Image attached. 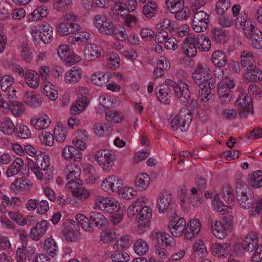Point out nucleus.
Returning <instances> with one entry per match:
<instances>
[{
	"mask_svg": "<svg viewBox=\"0 0 262 262\" xmlns=\"http://www.w3.org/2000/svg\"><path fill=\"white\" fill-rule=\"evenodd\" d=\"M121 203L116 198L98 195L94 201V208L107 214H111L110 221L113 225L120 223L123 219Z\"/></svg>",
	"mask_w": 262,
	"mask_h": 262,
	"instance_id": "f257e3e1",
	"label": "nucleus"
},
{
	"mask_svg": "<svg viewBox=\"0 0 262 262\" xmlns=\"http://www.w3.org/2000/svg\"><path fill=\"white\" fill-rule=\"evenodd\" d=\"M28 166L36 179L41 181L44 179L48 181L52 179L54 173L51 165V157L45 151L40 152L34 160L31 159Z\"/></svg>",
	"mask_w": 262,
	"mask_h": 262,
	"instance_id": "f03ea898",
	"label": "nucleus"
},
{
	"mask_svg": "<svg viewBox=\"0 0 262 262\" xmlns=\"http://www.w3.org/2000/svg\"><path fill=\"white\" fill-rule=\"evenodd\" d=\"M149 239L156 242L155 252L160 258L166 259L169 257V253L166 247H172L176 245V239L168 233L159 230H154L149 234Z\"/></svg>",
	"mask_w": 262,
	"mask_h": 262,
	"instance_id": "7ed1b4c3",
	"label": "nucleus"
},
{
	"mask_svg": "<svg viewBox=\"0 0 262 262\" xmlns=\"http://www.w3.org/2000/svg\"><path fill=\"white\" fill-rule=\"evenodd\" d=\"M29 32L35 41L40 40L45 44H49L53 40V27L48 22L42 23L38 28L35 25L31 26Z\"/></svg>",
	"mask_w": 262,
	"mask_h": 262,
	"instance_id": "20e7f679",
	"label": "nucleus"
},
{
	"mask_svg": "<svg viewBox=\"0 0 262 262\" xmlns=\"http://www.w3.org/2000/svg\"><path fill=\"white\" fill-rule=\"evenodd\" d=\"M192 120L190 111L186 108L182 109L180 112L171 115L168 118L170 126L172 130L186 131L187 126Z\"/></svg>",
	"mask_w": 262,
	"mask_h": 262,
	"instance_id": "39448f33",
	"label": "nucleus"
},
{
	"mask_svg": "<svg viewBox=\"0 0 262 262\" xmlns=\"http://www.w3.org/2000/svg\"><path fill=\"white\" fill-rule=\"evenodd\" d=\"M94 159L105 172H110L113 169L117 159L115 153L112 150L101 149L94 154Z\"/></svg>",
	"mask_w": 262,
	"mask_h": 262,
	"instance_id": "423d86ee",
	"label": "nucleus"
},
{
	"mask_svg": "<svg viewBox=\"0 0 262 262\" xmlns=\"http://www.w3.org/2000/svg\"><path fill=\"white\" fill-rule=\"evenodd\" d=\"M89 92V90L86 87L78 86L75 89V94L81 96L78 97L71 105L70 109L71 114L77 115L84 112L89 103L88 98L84 95L88 94Z\"/></svg>",
	"mask_w": 262,
	"mask_h": 262,
	"instance_id": "0eeeda50",
	"label": "nucleus"
},
{
	"mask_svg": "<svg viewBox=\"0 0 262 262\" xmlns=\"http://www.w3.org/2000/svg\"><path fill=\"white\" fill-rule=\"evenodd\" d=\"M57 55L59 59L64 63L69 66L77 64L82 61V57L78 54L73 52L67 44L59 45L57 48Z\"/></svg>",
	"mask_w": 262,
	"mask_h": 262,
	"instance_id": "6e6552de",
	"label": "nucleus"
},
{
	"mask_svg": "<svg viewBox=\"0 0 262 262\" xmlns=\"http://www.w3.org/2000/svg\"><path fill=\"white\" fill-rule=\"evenodd\" d=\"M114 4L112 14L115 17H123L126 13L135 12L138 7L137 0H111Z\"/></svg>",
	"mask_w": 262,
	"mask_h": 262,
	"instance_id": "1a4fd4ad",
	"label": "nucleus"
},
{
	"mask_svg": "<svg viewBox=\"0 0 262 262\" xmlns=\"http://www.w3.org/2000/svg\"><path fill=\"white\" fill-rule=\"evenodd\" d=\"M168 220V228L173 238L184 235L186 225L183 217L176 213H171L169 214Z\"/></svg>",
	"mask_w": 262,
	"mask_h": 262,
	"instance_id": "9d476101",
	"label": "nucleus"
},
{
	"mask_svg": "<svg viewBox=\"0 0 262 262\" xmlns=\"http://www.w3.org/2000/svg\"><path fill=\"white\" fill-rule=\"evenodd\" d=\"M233 228V223L227 220L225 223L222 222L219 220H213L210 224V232L214 237L219 240L225 239L228 235V232L231 231Z\"/></svg>",
	"mask_w": 262,
	"mask_h": 262,
	"instance_id": "9b49d317",
	"label": "nucleus"
},
{
	"mask_svg": "<svg viewBox=\"0 0 262 262\" xmlns=\"http://www.w3.org/2000/svg\"><path fill=\"white\" fill-rule=\"evenodd\" d=\"M82 180L68 182L65 185V189L69 190L74 198L78 201H83L89 199L91 195V190L83 187Z\"/></svg>",
	"mask_w": 262,
	"mask_h": 262,
	"instance_id": "f8f14e48",
	"label": "nucleus"
},
{
	"mask_svg": "<svg viewBox=\"0 0 262 262\" xmlns=\"http://www.w3.org/2000/svg\"><path fill=\"white\" fill-rule=\"evenodd\" d=\"M212 63L215 67L213 70L214 75L219 79H227L228 76L224 74L222 68L227 63V59L225 53L221 50L214 51L211 56Z\"/></svg>",
	"mask_w": 262,
	"mask_h": 262,
	"instance_id": "ddd939ff",
	"label": "nucleus"
},
{
	"mask_svg": "<svg viewBox=\"0 0 262 262\" xmlns=\"http://www.w3.org/2000/svg\"><path fill=\"white\" fill-rule=\"evenodd\" d=\"M123 186V181L122 178L116 175L108 176L101 181L100 187L102 192L112 194L117 193L120 188Z\"/></svg>",
	"mask_w": 262,
	"mask_h": 262,
	"instance_id": "4468645a",
	"label": "nucleus"
},
{
	"mask_svg": "<svg viewBox=\"0 0 262 262\" xmlns=\"http://www.w3.org/2000/svg\"><path fill=\"white\" fill-rule=\"evenodd\" d=\"M192 76L197 85L213 83L212 81L211 71L207 64H200L192 72Z\"/></svg>",
	"mask_w": 262,
	"mask_h": 262,
	"instance_id": "2eb2a0df",
	"label": "nucleus"
},
{
	"mask_svg": "<svg viewBox=\"0 0 262 262\" xmlns=\"http://www.w3.org/2000/svg\"><path fill=\"white\" fill-rule=\"evenodd\" d=\"M151 220L152 210L146 206H143L135 217L138 229L141 230L142 232H144V229L150 226Z\"/></svg>",
	"mask_w": 262,
	"mask_h": 262,
	"instance_id": "dca6fc26",
	"label": "nucleus"
},
{
	"mask_svg": "<svg viewBox=\"0 0 262 262\" xmlns=\"http://www.w3.org/2000/svg\"><path fill=\"white\" fill-rule=\"evenodd\" d=\"M186 225L184 238L187 240H191L197 236L202 228L201 220L196 217H190Z\"/></svg>",
	"mask_w": 262,
	"mask_h": 262,
	"instance_id": "f3484780",
	"label": "nucleus"
},
{
	"mask_svg": "<svg viewBox=\"0 0 262 262\" xmlns=\"http://www.w3.org/2000/svg\"><path fill=\"white\" fill-rule=\"evenodd\" d=\"M204 195L206 199H211V205L213 209L220 214H226L229 209L231 208V206L224 203L221 200L219 194L216 192L206 191Z\"/></svg>",
	"mask_w": 262,
	"mask_h": 262,
	"instance_id": "a211bd4d",
	"label": "nucleus"
},
{
	"mask_svg": "<svg viewBox=\"0 0 262 262\" xmlns=\"http://www.w3.org/2000/svg\"><path fill=\"white\" fill-rule=\"evenodd\" d=\"M254 22L245 13L241 12L235 20L234 25L238 30H242L245 35L249 36L250 32L255 29Z\"/></svg>",
	"mask_w": 262,
	"mask_h": 262,
	"instance_id": "6ab92c4d",
	"label": "nucleus"
},
{
	"mask_svg": "<svg viewBox=\"0 0 262 262\" xmlns=\"http://www.w3.org/2000/svg\"><path fill=\"white\" fill-rule=\"evenodd\" d=\"M235 86V82L233 79L228 81H222L217 83V94L223 102H228L231 100L233 96L231 89Z\"/></svg>",
	"mask_w": 262,
	"mask_h": 262,
	"instance_id": "aec40b11",
	"label": "nucleus"
},
{
	"mask_svg": "<svg viewBox=\"0 0 262 262\" xmlns=\"http://www.w3.org/2000/svg\"><path fill=\"white\" fill-rule=\"evenodd\" d=\"M210 250L213 256L218 259H224L231 253V246L227 242H215L211 244Z\"/></svg>",
	"mask_w": 262,
	"mask_h": 262,
	"instance_id": "412c9836",
	"label": "nucleus"
},
{
	"mask_svg": "<svg viewBox=\"0 0 262 262\" xmlns=\"http://www.w3.org/2000/svg\"><path fill=\"white\" fill-rule=\"evenodd\" d=\"M209 22V14L204 11H200L194 14L192 28L196 32H204L206 30Z\"/></svg>",
	"mask_w": 262,
	"mask_h": 262,
	"instance_id": "4be33fe9",
	"label": "nucleus"
},
{
	"mask_svg": "<svg viewBox=\"0 0 262 262\" xmlns=\"http://www.w3.org/2000/svg\"><path fill=\"white\" fill-rule=\"evenodd\" d=\"M167 84L173 88L174 96L176 98H181L182 102H185V100L190 98V94L189 91L186 84L184 82L180 81L176 83L171 80H168Z\"/></svg>",
	"mask_w": 262,
	"mask_h": 262,
	"instance_id": "5701e85b",
	"label": "nucleus"
},
{
	"mask_svg": "<svg viewBox=\"0 0 262 262\" xmlns=\"http://www.w3.org/2000/svg\"><path fill=\"white\" fill-rule=\"evenodd\" d=\"M236 106L242 117L252 114L253 111L251 98L246 94H242L236 101Z\"/></svg>",
	"mask_w": 262,
	"mask_h": 262,
	"instance_id": "b1692460",
	"label": "nucleus"
},
{
	"mask_svg": "<svg viewBox=\"0 0 262 262\" xmlns=\"http://www.w3.org/2000/svg\"><path fill=\"white\" fill-rule=\"evenodd\" d=\"M36 251V248L33 246L22 245L18 247L16 250L15 260L16 262H27V259L29 262H31Z\"/></svg>",
	"mask_w": 262,
	"mask_h": 262,
	"instance_id": "393cba45",
	"label": "nucleus"
},
{
	"mask_svg": "<svg viewBox=\"0 0 262 262\" xmlns=\"http://www.w3.org/2000/svg\"><path fill=\"white\" fill-rule=\"evenodd\" d=\"M81 28L79 24L59 20L56 27L55 31L59 36H66L72 34L74 31H80Z\"/></svg>",
	"mask_w": 262,
	"mask_h": 262,
	"instance_id": "a878e982",
	"label": "nucleus"
},
{
	"mask_svg": "<svg viewBox=\"0 0 262 262\" xmlns=\"http://www.w3.org/2000/svg\"><path fill=\"white\" fill-rule=\"evenodd\" d=\"M61 157L67 161L80 162L82 160L83 155L72 144H67L61 150Z\"/></svg>",
	"mask_w": 262,
	"mask_h": 262,
	"instance_id": "bb28decb",
	"label": "nucleus"
},
{
	"mask_svg": "<svg viewBox=\"0 0 262 262\" xmlns=\"http://www.w3.org/2000/svg\"><path fill=\"white\" fill-rule=\"evenodd\" d=\"M172 201L170 193L166 190H163L158 196L156 201V207L160 214L166 213L170 206Z\"/></svg>",
	"mask_w": 262,
	"mask_h": 262,
	"instance_id": "cd10ccee",
	"label": "nucleus"
},
{
	"mask_svg": "<svg viewBox=\"0 0 262 262\" xmlns=\"http://www.w3.org/2000/svg\"><path fill=\"white\" fill-rule=\"evenodd\" d=\"M170 61L164 56H160L157 60L156 67L152 73L153 79H158L164 76L165 71L170 69Z\"/></svg>",
	"mask_w": 262,
	"mask_h": 262,
	"instance_id": "c85d7f7f",
	"label": "nucleus"
},
{
	"mask_svg": "<svg viewBox=\"0 0 262 262\" xmlns=\"http://www.w3.org/2000/svg\"><path fill=\"white\" fill-rule=\"evenodd\" d=\"M30 124L35 129L42 130L50 127L51 124V119L48 114H40L31 118Z\"/></svg>",
	"mask_w": 262,
	"mask_h": 262,
	"instance_id": "c756f323",
	"label": "nucleus"
},
{
	"mask_svg": "<svg viewBox=\"0 0 262 262\" xmlns=\"http://www.w3.org/2000/svg\"><path fill=\"white\" fill-rule=\"evenodd\" d=\"M33 186V183L30 180L24 178H17L11 184V189L16 194H23L28 192Z\"/></svg>",
	"mask_w": 262,
	"mask_h": 262,
	"instance_id": "7c9ffc66",
	"label": "nucleus"
},
{
	"mask_svg": "<svg viewBox=\"0 0 262 262\" xmlns=\"http://www.w3.org/2000/svg\"><path fill=\"white\" fill-rule=\"evenodd\" d=\"M49 226V223L46 220L38 222L35 226L31 228L29 233L30 237L34 241H39L46 234Z\"/></svg>",
	"mask_w": 262,
	"mask_h": 262,
	"instance_id": "2f4dec72",
	"label": "nucleus"
},
{
	"mask_svg": "<svg viewBox=\"0 0 262 262\" xmlns=\"http://www.w3.org/2000/svg\"><path fill=\"white\" fill-rule=\"evenodd\" d=\"M257 234L253 231L249 232L244 237L241 243L243 250L248 252H252L258 246Z\"/></svg>",
	"mask_w": 262,
	"mask_h": 262,
	"instance_id": "473e14b6",
	"label": "nucleus"
},
{
	"mask_svg": "<svg viewBox=\"0 0 262 262\" xmlns=\"http://www.w3.org/2000/svg\"><path fill=\"white\" fill-rule=\"evenodd\" d=\"M82 56L86 61H93L101 57L102 51L97 45L88 43L84 48Z\"/></svg>",
	"mask_w": 262,
	"mask_h": 262,
	"instance_id": "72a5a7b5",
	"label": "nucleus"
},
{
	"mask_svg": "<svg viewBox=\"0 0 262 262\" xmlns=\"http://www.w3.org/2000/svg\"><path fill=\"white\" fill-rule=\"evenodd\" d=\"M182 49L183 53L189 57H193L196 55V39L194 35L190 34L184 39Z\"/></svg>",
	"mask_w": 262,
	"mask_h": 262,
	"instance_id": "f704fd0d",
	"label": "nucleus"
},
{
	"mask_svg": "<svg viewBox=\"0 0 262 262\" xmlns=\"http://www.w3.org/2000/svg\"><path fill=\"white\" fill-rule=\"evenodd\" d=\"M95 27L101 33L109 35L113 23L105 16L101 15H96L93 19Z\"/></svg>",
	"mask_w": 262,
	"mask_h": 262,
	"instance_id": "c9c22d12",
	"label": "nucleus"
},
{
	"mask_svg": "<svg viewBox=\"0 0 262 262\" xmlns=\"http://www.w3.org/2000/svg\"><path fill=\"white\" fill-rule=\"evenodd\" d=\"M112 77V74L110 72L98 71L91 75L90 80L93 84L102 87L110 81Z\"/></svg>",
	"mask_w": 262,
	"mask_h": 262,
	"instance_id": "e433bc0d",
	"label": "nucleus"
},
{
	"mask_svg": "<svg viewBox=\"0 0 262 262\" xmlns=\"http://www.w3.org/2000/svg\"><path fill=\"white\" fill-rule=\"evenodd\" d=\"M81 172L80 166L75 162H70L65 167L64 174L69 182H73L80 180L79 177Z\"/></svg>",
	"mask_w": 262,
	"mask_h": 262,
	"instance_id": "4c0bfd02",
	"label": "nucleus"
},
{
	"mask_svg": "<svg viewBox=\"0 0 262 262\" xmlns=\"http://www.w3.org/2000/svg\"><path fill=\"white\" fill-rule=\"evenodd\" d=\"M134 187L138 191L143 192L146 190L150 185V177L145 172L137 174L134 180Z\"/></svg>",
	"mask_w": 262,
	"mask_h": 262,
	"instance_id": "58836bf2",
	"label": "nucleus"
},
{
	"mask_svg": "<svg viewBox=\"0 0 262 262\" xmlns=\"http://www.w3.org/2000/svg\"><path fill=\"white\" fill-rule=\"evenodd\" d=\"M83 71L78 66L72 67L64 75V81L67 84H74L78 82L82 78Z\"/></svg>",
	"mask_w": 262,
	"mask_h": 262,
	"instance_id": "ea45409f",
	"label": "nucleus"
},
{
	"mask_svg": "<svg viewBox=\"0 0 262 262\" xmlns=\"http://www.w3.org/2000/svg\"><path fill=\"white\" fill-rule=\"evenodd\" d=\"M49 9L46 6L42 5L35 8L27 15L28 22H38L46 18L49 15Z\"/></svg>",
	"mask_w": 262,
	"mask_h": 262,
	"instance_id": "a19ab883",
	"label": "nucleus"
},
{
	"mask_svg": "<svg viewBox=\"0 0 262 262\" xmlns=\"http://www.w3.org/2000/svg\"><path fill=\"white\" fill-rule=\"evenodd\" d=\"M244 70V77L246 82L262 81V71L253 65H249Z\"/></svg>",
	"mask_w": 262,
	"mask_h": 262,
	"instance_id": "79ce46f5",
	"label": "nucleus"
},
{
	"mask_svg": "<svg viewBox=\"0 0 262 262\" xmlns=\"http://www.w3.org/2000/svg\"><path fill=\"white\" fill-rule=\"evenodd\" d=\"M191 251L195 257L199 258L206 257L208 254L207 247L204 241L201 238H198L193 242Z\"/></svg>",
	"mask_w": 262,
	"mask_h": 262,
	"instance_id": "37998d69",
	"label": "nucleus"
},
{
	"mask_svg": "<svg viewBox=\"0 0 262 262\" xmlns=\"http://www.w3.org/2000/svg\"><path fill=\"white\" fill-rule=\"evenodd\" d=\"M200 88L199 96L204 102H211L214 100L213 90L215 87L214 83L198 85Z\"/></svg>",
	"mask_w": 262,
	"mask_h": 262,
	"instance_id": "c03bdc74",
	"label": "nucleus"
},
{
	"mask_svg": "<svg viewBox=\"0 0 262 262\" xmlns=\"http://www.w3.org/2000/svg\"><path fill=\"white\" fill-rule=\"evenodd\" d=\"M23 100L27 105L33 108L40 106L42 103L41 95L33 91L26 92L23 96Z\"/></svg>",
	"mask_w": 262,
	"mask_h": 262,
	"instance_id": "a18cd8bd",
	"label": "nucleus"
},
{
	"mask_svg": "<svg viewBox=\"0 0 262 262\" xmlns=\"http://www.w3.org/2000/svg\"><path fill=\"white\" fill-rule=\"evenodd\" d=\"M89 219L93 223L94 226L102 229L109 224L107 218L101 212L97 211H91L89 213Z\"/></svg>",
	"mask_w": 262,
	"mask_h": 262,
	"instance_id": "49530a36",
	"label": "nucleus"
},
{
	"mask_svg": "<svg viewBox=\"0 0 262 262\" xmlns=\"http://www.w3.org/2000/svg\"><path fill=\"white\" fill-rule=\"evenodd\" d=\"M24 79L26 84L31 89H37L40 83L38 73L34 70L28 69L25 71Z\"/></svg>",
	"mask_w": 262,
	"mask_h": 262,
	"instance_id": "de8ad7c7",
	"label": "nucleus"
},
{
	"mask_svg": "<svg viewBox=\"0 0 262 262\" xmlns=\"http://www.w3.org/2000/svg\"><path fill=\"white\" fill-rule=\"evenodd\" d=\"M117 193L120 199L125 201H129L134 199L138 195V191L134 186L129 184L120 188Z\"/></svg>",
	"mask_w": 262,
	"mask_h": 262,
	"instance_id": "09e8293b",
	"label": "nucleus"
},
{
	"mask_svg": "<svg viewBox=\"0 0 262 262\" xmlns=\"http://www.w3.org/2000/svg\"><path fill=\"white\" fill-rule=\"evenodd\" d=\"M118 230L109 228L103 230L99 236L100 241L103 244H110L116 240L119 236Z\"/></svg>",
	"mask_w": 262,
	"mask_h": 262,
	"instance_id": "8fccbe9b",
	"label": "nucleus"
},
{
	"mask_svg": "<svg viewBox=\"0 0 262 262\" xmlns=\"http://www.w3.org/2000/svg\"><path fill=\"white\" fill-rule=\"evenodd\" d=\"M92 38L90 33L86 31H81L73 35L69 36L67 40L73 45H81L89 41Z\"/></svg>",
	"mask_w": 262,
	"mask_h": 262,
	"instance_id": "3c124183",
	"label": "nucleus"
},
{
	"mask_svg": "<svg viewBox=\"0 0 262 262\" xmlns=\"http://www.w3.org/2000/svg\"><path fill=\"white\" fill-rule=\"evenodd\" d=\"M68 135L67 127L61 123H57L53 129V137L57 143H63L66 140Z\"/></svg>",
	"mask_w": 262,
	"mask_h": 262,
	"instance_id": "603ef678",
	"label": "nucleus"
},
{
	"mask_svg": "<svg viewBox=\"0 0 262 262\" xmlns=\"http://www.w3.org/2000/svg\"><path fill=\"white\" fill-rule=\"evenodd\" d=\"M82 135L85 138L88 137V133L85 130L79 129L76 133V137L72 140V145L78 151H84L87 148V143L85 140L80 138V136Z\"/></svg>",
	"mask_w": 262,
	"mask_h": 262,
	"instance_id": "864d4df0",
	"label": "nucleus"
},
{
	"mask_svg": "<svg viewBox=\"0 0 262 262\" xmlns=\"http://www.w3.org/2000/svg\"><path fill=\"white\" fill-rule=\"evenodd\" d=\"M44 94L52 101H55L58 98V91L55 85L49 81L42 83Z\"/></svg>",
	"mask_w": 262,
	"mask_h": 262,
	"instance_id": "5fc2aeb1",
	"label": "nucleus"
},
{
	"mask_svg": "<svg viewBox=\"0 0 262 262\" xmlns=\"http://www.w3.org/2000/svg\"><path fill=\"white\" fill-rule=\"evenodd\" d=\"M236 199L239 206L244 209H249L253 206V199L246 191L238 192Z\"/></svg>",
	"mask_w": 262,
	"mask_h": 262,
	"instance_id": "6e6d98bb",
	"label": "nucleus"
},
{
	"mask_svg": "<svg viewBox=\"0 0 262 262\" xmlns=\"http://www.w3.org/2000/svg\"><path fill=\"white\" fill-rule=\"evenodd\" d=\"M149 245L145 240L138 238L134 241L133 250L134 252L139 256L146 255L149 251Z\"/></svg>",
	"mask_w": 262,
	"mask_h": 262,
	"instance_id": "4d7b16f0",
	"label": "nucleus"
},
{
	"mask_svg": "<svg viewBox=\"0 0 262 262\" xmlns=\"http://www.w3.org/2000/svg\"><path fill=\"white\" fill-rule=\"evenodd\" d=\"M45 251L51 257H55L57 255L58 247L55 240L51 237H47L43 243Z\"/></svg>",
	"mask_w": 262,
	"mask_h": 262,
	"instance_id": "13d9d810",
	"label": "nucleus"
},
{
	"mask_svg": "<svg viewBox=\"0 0 262 262\" xmlns=\"http://www.w3.org/2000/svg\"><path fill=\"white\" fill-rule=\"evenodd\" d=\"M170 12L174 15L176 19L179 20H187L191 15V11L189 8L185 5V3Z\"/></svg>",
	"mask_w": 262,
	"mask_h": 262,
	"instance_id": "bf43d9fd",
	"label": "nucleus"
},
{
	"mask_svg": "<svg viewBox=\"0 0 262 262\" xmlns=\"http://www.w3.org/2000/svg\"><path fill=\"white\" fill-rule=\"evenodd\" d=\"M158 9V4L155 1H150L143 7L142 13L146 18H151L157 14Z\"/></svg>",
	"mask_w": 262,
	"mask_h": 262,
	"instance_id": "052dcab7",
	"label": "nucleus"
},
{
	"mask_svg": "<svg viewBox=\"0 0 262 262\" xmlns=\"http://www.w3.org/2000/svg\"><path fill=\"white\" fill-rule=\"evenodd\" d=\"M108 35H112L116 39L123 41L127 38V33L124 26L118 24L112 26Z\"/></svg>",
	"mask_w": 262,
	"mask_h": 262,
	"instance_id": "680f3d73",
	"label": "nucleus"
},
{
	"mask_svg": "<svg viewBox=\"0 0 262 262\" xmlns=\"http://www.w3.org/2000/svg\"><path fill=\"white\" fill-rule=\"evenodd\" d=\"M14 134L17 137L23 139H28L32 137V133L29 127L22 123L16 124Z\"/></svg>",
	"mask_w": 262,
	"mask_h": 262,
	"instance_id": "e2e57ef3",
	"label": "nucleus"
},
{
	"mask_svg": "<svg viewBox=\"0 0 262 262\" xmlns=\"http://www.w3.org/2000/svg\"><path fill=\"white\" fill-rule=\"evenodd\" d=\"M75 219L77 224L81 228L88 233H93L94 232V227L88 221V218L83 214L77 213L75 215Z\"/></svg>",
	"mask_w": 262,
	"mask_h": 262,
	"instance_id": "0e129e2a",
	"label": "nucleus"
},
{
	"mask_svg": "<svg viewBox=\"0 0 262 262\" xmlns=\"http://www.w3.org/2000/svg\"><path fill=\"white\" fill-rule=\"evenodd\" d=\"M38 139L39 143L44 147H52L55 144L53 134L50 131L42 132L39 134Z\"/></svg>",
	"mask_w": 262,
	"mask_h": 262,
	"instance_id": "69168bd1",
	"label": "nucleus"
},
{
	"mask_svg": "<svg viewBox=\"0 0 262 262\" xmlns=\"http://www.w3.org/2000/svg\"><path fill=\"white\" fill-rule=\"evenodd\" d=\"M15 125L9 118L3 119L0 123V130L4 135L10 136L14 133Z\"/></svg>",
	"mask_w": 262,
	"mask_h": 262,
	"instance_id": "338daca9",
	"label": "nucleus"
},
{
	"mask_svg": "<svg viewBox=\"0 0 262 262\" xmlns=\"http://www.w3.org/2000/svg\"><path fill=\"white\" fill-rule=\"evenodd\" d=\"M248 39L251 40L253 47L257 49H262V33L257 31L255 29L250 32L249 36H245Z\"/></svg>",
	"mask_w": 262,
	"mask_h": 262,
	"instance_id": "774afa93",
	"label": "nucleus"
}]
</instances>
